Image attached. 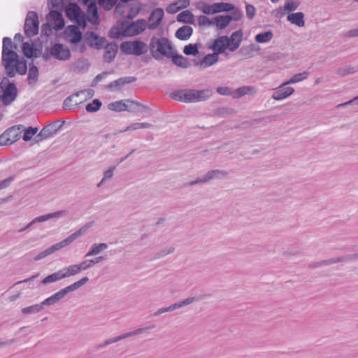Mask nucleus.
I'll return each mask as SVG.
<instances>
[{
  "label": "nucleus",
  "mask_w": 358,
  "mask_h": 358,
  "mask_svg": "<svg viewBox=\"0 0 358 358\" xmlns=\"http://www.w3.org/2000/svg\"><path fill=\"white\" fill-rule=\"evenodd\" d=\"M13 42L10 38H3L1 64L6 70V74L13 78L16 73L24 75L27 71V61L24 57H20L18 54L11 49Z\"/></svg>",
  "instance_id": "obj_1"
},
{
  "label": "nucleus",
  "mask_w": 358,
  "mask_h": 358,
  "mask_svg": "<svg viewBox=\"0 0 358 358\" xmlns=\"http://www.w3.org/2000/svg\"><path fill=\"white\" fill-rule=\"evenodd\" d=\"M148 48L152 57L157 61L164 57L169 58L175 48L168 38H157L155 36L151 38Z\"/></svg>",
  "instance_id": "obj_2"
},
{
  "label": "nucleus",
  "mask_w": 358,
  "mask_h": 358,
  "mask_svg": "<svg viewBox=\"0 0 358 358\" xmlns=\"http://www.w3.org/2000/svg\"><path fill=\"white\" fill-rule=\"evenodd\" d=\"M92 226V222H88L83 227H82L80 229L77 230L74 233L71 234L65 239L62 241L57 243L50 247L48 248L45 250L41 252L37 255H36L33 259L35 262L39 261L42 259L45 258L48 255L52 254L53 252L59 250L60 249L69 245L71 243H73L75 240H76L81 235L85 234L86 231Z\"/></svg>",
  "instance_id": "obj_3"
},
{
  "label": "nucleus",
  "mask_w": 358,
  "mask_h": 358,
  "mask_svg": "<svg viewBox=\"0 0 358 358\" xmlns=\"http://www.w3.org/2000/svg\"><path fill=\"white\" fill-rule=\"evenodd\" d=\"M24 127L17 124L8 128L0 135V146H8L21 138V131Z\"/></svg>",
  "instance_id": "obj_4"
},
{
  "label": "nucleus",
  "mask_w": 358,
  "mask_h": 358,
  "mask_svg": "<svg viewBox=\"0 0 358 358\" xmlns=\"http://www.w3.org/2000/svg\"><path fill=\"white\" fill-rule=\"evenodd\" d=\"M65 14L69 20L77 22L83 28L86 27L85 15L76 3H70L65 8Z\"/></svg>",
  "instance_id": "obj_5"
},
{
  "label": "nucleus",
  "mask_w": 358,
  "mask_h": 358,
  "mask_svg": "<svg viewBox=\"0 0 358 358\" xmlns=\"http://www.w3.org/2000/svg\"><path fill=\"white\" fill-rule=\"evenodd\" d=\"M153 327H154V326L149 327H145V328H139V329H136V330H134L133 331H129V332H127L126 334H123L117 336L115 337L108 338V339L106 340L103 343H100V344L96 345L95 346H94L91 349H89L88 350V353L89 354H92V353H93V352H94L100 350L101 348H104V347H106V346H107L108 345H110L112 343L118 342V341H122L123 339H125L127 338H129V337H131V336H136V335H138L139 334H142V333L145 332L146 330L150 329H152Z\"/></svg>",
  "instance_id": "obj_6"
},
{
  "label": "nucleus",
  "mask_w": 358,
  "mask_h": 358,
  "mask_svg": "<svg viewBox=\"0 0 358 358\" xmlns=\"http://www.w3.org/2000/svg\"><path fill=\"white\" fill-rule=\"evenodd\" d=\"M39 20L36 12L29 11L26 15L24 30L27 37L31 38L38 34Z\"/></svg>",
  "instance_id": "obj_7"
},
{
  "label": "nucleus",
  "mask_w": 358,
  "mask_h": 358,
  "mask_svg": "<svg viewBox=\"0 0 358 358\" xmlns=\"http://www.w3.org/2000/svg\"><path fill=\"white\" fill-rule=\"evenodd\" d=\"M64 120H57L45 126L35 137V141L39 142L55 134L64 124Z\"/></svg>",
  "instance_id": "obj_8"
},
{
  "label": "nucleus",
  "mask_w": 358,
  "mask_h": 358,
  "mask_svg": "<svg viewBox=\"0 0 358 358\" xmlns=\"http://www.w3.org/2000/svg\"><path fill=\"white\" fill-rule=\"evenodd\" d=\"M148 27V23L145 19H138L135 22L129 23L122 31L123 36H133L141 34Z\"/></svg>",
  "instance_id": "obj_9"
},
{
  "label": "nucleus",
  "mask_w": 358,
  "mask_h": 358,
  "mask_svg": "<svg viewBox=\"0 0 358 358\" xmlns=\"http://www.w3.org/2000/svg\"><path fill=\"white\" fill-rule=\"evenodd\" d=\"M170 97L173 100L178 101L185 103H195L194 89L174 90L170 94Z\"/></svg>",
  "instance_id": "obj_10"
},
{
  "label": "nucleus",
  "mask_w": 358,
  "mask_h": 358,
  "mask_svg": "<svg viewBox=\"0 0 358 358\" xmlns=\"http://www.w3.org/2000/svg\"><path fill=\"white\" fill-rule=\"evenodd\" d=\"M50 53L55 59L59 61L69 60L71 56L69 48L59 43H56L51 46Z\"/></svg>",
  "instance_id": "obj_11"
},
{
  "label": "nucleus",
  "mask_w": 358,
  "mask_h": 358,
  "mask_svg": "<svg viewBox=\"0 0 358 358\" xmlns=\"http://www.w3.org/2000/svg\"><path fill=\"white\" fill-rule=\"evenodd\" d=\"M85 40L90 48L96 50L102 49L107 43L106 38L99 36L92 31H89L85 33Z\"/></svg>",
  "instance_id": "obj_12"
},
{
  "label": "nucleus",
  "mask_w": 358,
  "mask_h": 358,
  "mask_svg": "<svg viewBox=\"0 0 358 358\" xmlns=\"http://www.w3.org/2000/svg\"><path fill=\"white\" fill-rule=\"evenodd\" d=\"M68 212L66 210H58L54 213L43 215L35 217L31 222H29L26 227L19 230L20 232H22L29 228H30L34 224L37 222H42L48 221L53 218H60L66 216Z\"/></svg>",
  "instance_id": "obj_13"
},
{
  "label": "nucleus",
  "mask_w": 358,
  "mask_h": 358,
  "mask_svg": "<svg viewBox=\"0 0 358 358\" xmlns=\"http://www.w3.org/2000/svg\"><path fill=\"white\" fill-rule=\"evenodd\" d=\"M89 278L87 277H83V278H81L80 280L73 282V284L60 289L59 291H58L57 292L55 293L57 298L59 299V301H60L61 299H62L64 297H65V296H66L69 293L71 292H73L76 289H78V288H80V287H82L83 285H84L85 284H86L87 282H89Z\"/></svg>",
  "instance_id": "obj_14"
},
{
  "label": "nucleus",
  "mask_w": 358,
  "mask_h": 358,
  "mask_svg": "<svg viewBox=\"0 0 358 358\" xmlns=\"http://www.w3.org/2000/svg\"><path fill=\"white\" fill-rule=\"evenodd\" d=\"M243 32L242 29H238L236 31L233 32L231 35L229 37L227 36H224L227 44H229V50L231 52H234L236 50L243 40Z\"/></svg>",
  "instance_id": "obj_15"
},
{
  "label": "nucleus",
  "mask_w": 358,
  "mask_h": 358,
  "mask_svg": "<svg viewBox=\"0 0 358 358\" xmlns=\"http://www.w3.org/2000/svg\"><path fill=\"white\" fill-rule=\"evenodd\" d=\"M47 20L48 21H53L54 26L53 29L56 31L62 30L65 25L64 19L63 17L62 11L57 10H52L47 15Z\"/></svg>",
  "instance_id": "obj_16"
},
{
  "label": "nucleus",
  "mask_w": 358,
  "mask_h": 358,
  "mask_svg": "<svg viewBox=\"0 0 358 358\" xmlns=\"http://www.w3.org/2000/svg\"><path fill=\"white\" fill-rule=\"evenodd\" d=\"M164 15V10L161 8H155L148 17V27L150 29H156L162 22Z\"/></svg>",
  "instance_id": "obj_17"
},
{
  "label": "nucleus",
  "mask_w": 358,
  "mask_h": 358,
  "mask_svg": "<svg viewBox=\"0 0 358 358\" xmlns=\"http://www.w3.org/2000/svg\"><path fill=\"white\" fill-rule=\"evenodd\" d=\"M137 78L134 76H127L118 78L106 86V89L109 91H115L120 90L126 84L131 83L136 81Z\"/></svg>",
  "instance_id": "obj_18"
},
{
  "label": "nucleus",
  "mask_w": 358,
  "mask_h": 358,
  "mask_svg": "<svg viewBox=\"0 0 358 358\" xmlns=\"http://www.w3.org/2000/svg\"><path fill=\"white\" fill-rule=\"evenodd\" d=\"M22 50L24 55L29 59L37 58L40 57L42 53V45H40V48H37L34 46L33 44L29 42H24L22 44Z\"/></svg>",
  "instance_id": "obj_19"
},
{
  "label": "nucleus",
  "mask_w": 358,
  "mask_h": 358,
  "mask_svg": "<svg viewBox=\"0 0 358 358\" xmlns=\"http://www.w3.org/2000/svg\"><path fill=\"white\" fill-rule=\"evenodd\" d=\"M287 84L284 83L280 85L273 93L272 98L275 100H282L287 98L294 92V89L292 87H286Z\"/></svg>",
  "instance_id": "obj_20"
},
{
  "label": "nucleus",
  "mask_w": 358,
  "mask_h": 358,
  "mask_svg": "<svg viewBox=\"0 0 358 358\" xmlns=\"http://www.w3.org/2000/svg\"><path fill=\"white\" fill-rule=\"evenodd\" d=\"M226 40L227 38L225 39L224 36H219L214 40L211 45L208 46V48L212 50L213 52H216L217 55L219 56L220 54L224 53L227 49L229 50V44L227 43Z\"/></svg>",
  "instance_id": "obj_21"
},
{
  "label": "nucleus",
  "mask_w": 358,
  "mask_h": 358,
  "mask_svg": "<svg viewBox=\"0 0 358 358\" xmlns=\"http://www.w3.org/2000/svg\"><path fill=\"white\" fill-rule=\"evenodd\" d=\"M105 47V51L103 54V61L106 63H110L113 59H115L117 50L118 46L117 44L115 42L112 43H106V45H104Z\"/></svg>",
  "instance_id": "obj_22"
},
{
  "label": "nucleus",
  "mask_w": 358,
  "mask_h": 358,
  "mask_svg": "<svg viewBox=\"0 0 358 358\" xmlns=\"http://www.w3.org/2000/svg\"><path fill=\"white\" fill-rule=\"evenodd\" d=\"M169 58H171L172 62L178 67L187 69L191 66L189 59L177 53L175 48L174 51L171 52V56H169Z\"/></svg>",
  "instance_id": "obj_23"
},
{
  "label": "nucleus",
  "mask_w": 358,
  "mask_h": 358,
  "mask_svg": "<svg viewBox=\"0 0 358 358\" xmlns=\"http://www.w3.org/2000/svg\"><path fill=\"white\" fill-rule=\"evenodd\" d=\"M127 102V110L130 113H147L150 111V108L147 106L143 105L137 101L131 99H125Z\"/></svg>",
  "instance_id": "obj_24"
},
{
  "label": "nucleus",
  "mask_w": 358,
  "mask_h": 358,
  "mask_svg": "<svg viewBox=\"0 0 358 358\" xmlns=\"http://www.w3.org/2000/svg\"><path fill=\"white\" fill-rule=\"evenodd\" d=\"M66 31L71 37L70 42L72 44H78L81 41L83 37L82 32L77 26L69 25L66 28Z\"/></svg>",
  "instance_id": "obj_25"
},
{
  "label": "nucleus",
  "mask_w": 358,
  "mask_h": 358,
  "mask_svg": "<svg viewBox=\"0 0 358 358\" xmlns=\"http://www.w3.org/2000/svg\"><path fill=\"white\" fill-rule=\"evenodd\" d=\"M193 34V29L189 25H183L179 27L176 33L175 36L180 41L188 40Z\"/></svg>",
  "instance_id": "obj_26"
},
{
  "label": "nucleus",
  "mask_w": 358,
  "mask_h": 358,
  "mask_svg": "<svg viewBox=\"0 0 358 358\" xmlns=\"http://www.w3.org/2000/svg\"><path fill=\"white\" fill-rule=\"evenodd\" d=\"M304 16L303 12L289 13L287 17V20L292 24L302 27L305 25Z\"/></svg>",
  "instance_id": "obj_27"
},
{
  "label": "nucleus",
  "mask_w": 358,
  "mask_h": 358,
  "mask_svg": "<svg viewBox=\"0 0 358 358\" xmlns=\"http://www.w3.org/2000/svg\"><path fill=\"white\" fill-rule=\"evenodd\" d=\"M231 22L229 15H217L213 18V24L219 29H225Z\"/></svg>",
  "instance_id": "obj_28"
},
{
  "label": "nucleus",
  "mask_w": 358,
  "mask_h": 358,
  "mask_svg": "<svg viewBox=\"0 0 358 358\" xmlns=\"http://www.w3.org/2000/svg\"><path fill=\"white\" fill-rule=\"evenodd\" d=\"M87 12L91 15L88 19L89 22L93 24L96 25L99 24V13L98 8L95 2H90L87 7Z\"/></svg>",
  "instance_id": "obj_29"
},
{
  "label": "nucleus",
  "mask_w": 358,
  "mask_h": 358,
  "mask_svg": "<svg viewBox=\"0 0 358 358\" xmlns=\"http://www.w3.org/2000/svg\"><path fill=\"white\" fill-rule=\"evenodd\" d=\"M213 14L222 12H230L234 8V5L227 2H217L213 3Z\"/></svg>",
  "instance_id": "obj_30"
},
{
  "label": "nucleus",
  "mask_w": 358,
  "mask_h": 358,
  "mask_svg": "<svg viewBox=\"0 0 358 358\" xmlns=\"http://www.w3.org/2000/svg\"><path fill=\"white\" fill-rule=\"evenodd\" d=\"M178 22L185 24H193L194 22V15L189 10H186L180 13L176 17Z\"/></svg>",
  "instance_id": "obj_31"
},
{
  "label": "nucleus",
  "mask_w": 358,
  "mask_h": 358,
  "mask_svg": "<svg viewBox=\"0 0 358 358\" xmlns=\"http://www.w3.org/2000/svg\"><path fill=\"white\" fill-rule=\"evenodd\" d=\"M148 51L147 45L141 41H134L132 46V55L140 56Z\"/></svg>",
  "instance_id": "obj_32"
},
{
  "label": "nucleus",
  "mask_w": 358,
  "mask_h": 358,
  "mask_svg": "<svg viewBox=\"0 0 358 358\" xmlns=\"http://www.w3.org/2000/svg\"><path fill=\"white\" fill-rule=\"evenodd\" d=\"M260 50L259 45L255 44H250L247 46H243L238 51V52L245 58H250L252 56V52H257Z\"/></svg>",
  "instance_id": "obj_33"
},
{
  "label": "nucleus",
  "mask_w": 358,
  "mask_h": 358,
  "mask_svg": "<svg viewBox=\"0 0 358 358\" xmlns=\"http://www.w3.org/2000/svg\"><path fill=\"white\" fill-rule=\"evenodd\" d=\"M213 94V92L209 89H204L201 90H194V99L195 102L203 101L208 99Z\"/></svg>",
  "instance_id": "obj_34"
},
{
  "label": "nucleus",
  "mask_w": 358,
  "mask_h": 358,
  "mask_svg": "<svg viewBox=\"0 0 358 358\" xmlns=\"http://www.w3.org/2000/svg\"><path fill=\"white\" fill-rule=\"evenodd\" d=\"M108 108L109 110L115 112H123L127 111V102L125 99L110 103L108 106Z\"/></svg>",
  "instance_id": "obj_35"
},
{
  "label": "nucleus",
  "mask_w": 358,
  "mask_h": 358,
  "mask_svg": "<svg viewBox=\"0 0 358 358\" xmlns=\"http://www.w3.org/2000/svg\"><path fill=\"white\" fill-rule=\"evenodd\" d=\"M200 47V43H189L184 46L183 52L187 56H196L199 53V49Z\"/></svg>",
  "instance_id": "obj_36"
},
{
  "label": "nucleus",
  "mask_w": 358,
  "mask_h": 358,
  "mask_svg": "<svg viewBox=\"0 0 358 358\" xmlns=\"http://www.w3.org/2000/svg\"><path fill=\"white\" fill-rule=\"evenodd\" d=\"M38 69L34 64H29V69L27 76L29 85H34V84L38 80Z\"/></svg>",
  "instance_id": "obj_37"
},
{
  "label": "nucleus",
  "mask_w": 358,
  "mask_h": 358,
  "mask_svg": "<svg viewBox=\"0 0 358 358\" xmlns=\"http://www.w3.org/2000/svg\"><path fill=\"white\" fill-rule=\"evenodd\" d=\"M108 248V245L104 243H94L92 244L90 250L87 252L85 255V257L94 256L99 254L103 250H106Z\"/></svg>",
  "instance_id": "obj_38"
},
{
  "label": "nucleus",
  "mask_w": 358,
  "mask_h": 358,
  "mask_svg": "<svg viewBox=\"0 0 358 358\" xmlns=\"http://www.w3.org/2000/svg\"><path fill=\"white\" fill-rule=\"evenodd\" d=\"M90 63L87 59H79L73 65V71L74 72H83L87 71Z\"/></svg>",
  "instance_id": "obj_39"
},
{
  "label": "nucleus",
  "mask_w": 358,
  "mask_h": 358,
  "mask_svg": "<svg viewBox=\"0 0 358 358\" xmlns=\"http://www.w3.org/2000/svg\"><path fill=\"white\" fill-rule=\"evenodd\" d=\"M228 174L229 173L227 171L220 169L211 170L206 173V176L209 181L213 179H222Z\"/></svg>",
  "instance_id": "obj_40"
},
{
  "label": "nucleus",
  "mask_w": 358,
  "mask_h": 358,
  "mask_svg": "<svg viewBox=\"0 0 358 358\" xmlns=\"http://www.w3.org/2000/svg\"><path fill=\"white\" fill-rule=\"evenodd\" d=\"M273 37V31L269 30L257 34L255 37V41L258 43H264L270 41Z\"/></svg>",
  "instance_id": "obj_41"
},
{
  "label": "nucleus",
  "mask_w": 358,
  "mask_h": 358,
  "mask_svg": "<svg viewBox=\"0 0 358 358\" xmlns=\"http://www.w3.org/2000/svg\"><path fill=\"white\" fill-rule=\"evenodd\" d=\"M219 56L217 55L216 52L209 53L204 56L201 59V62L203 64V68L210 66L217 62Z\"/></svg>",
  "instance_id": "obj_42"
},
{
  "label": "nucleus",
  "mask_w": 358,
  "mask_h": 358,
  "mask_svg": "<svg viewBox=\"0 0 358 358\" xmlns=\"http://www.w3.org/2000/svg\"><path fill=\"white\" fill-rule=\"evenodd\" d=\"M235 113L236 111L234 109L229 107H219L214 110L215 115L222 117H227L230 115L234 114Z\"/></svg>",
  "instance_id": "obj_43"
},
{
  "label": "nucleus",
  "mask_w": 358,
  "mask_h": 358,
  "mask_svg": "<svg viewBox=\"0 0 358 358\" xmlns=\"http://www.w3.org/2000/svg\"><path fill=\"white\" fill-rule=\"evenodd\" d=\"M101 101L99 99H94L92 102L86 105L85 109L88 113H95L101 108Z\"/></svg>",
  "instance_id": "obj_44"
},
{
  "label": "nucleus",
  "mask_w": 358,
  "mask_h": 358,
  "mask_svg": "<svg viewBox=\"0 0 358 358\" xmlns=\"http://www.w3.org/2000/svg\"><path fill=\"white\" fill-rule=\"evenodd\" d=\"M300 3L294 0H286L283 6L285 11L292 13L295 11L299 6Z\"/></svg>",
  "instance_id": "obj_45"
},
{
  "label": "nucleus",
  "mask_w": 358,
  "mask_h": 358,
  "mask_svg": "<svg viewBox=\"0 0 358 358\" xmlns=\"http://www.w3.org/2000/svg\"><path fill=\"white\" fill-rule=\"evenodd\" d=\"M198 299L195 298V297H188L180 302H178V303H175L173 304H171V308H172V310H174L177 308H182L185 306H187L189 304H191L193 302L197 301Z\"/></svg>",
  "instance_id": "obj_46"
},
{
  "label": "nucleus",
  "mask_w": 358,
  "mask_h": 358,
  "mask_svg": "<svg viewBox=\"0 0 358 358\" xmlns=\"http://www.w3.org/2000/svg\"><path fill=\"white\" fill-rule=\"evenodd\" d=\"M308 74L309 73L307 71L294 74L288 81L285 83V84H292L302 81L308 78Z\"/></svg>",
  "instance_id": "obj_47"
},
{
  "label": "nucleus",
  "mask_w": 358,
  "mask_h": 358,
  "mask_svg": "<svg viewBox=\"0 0 358 358\" xmlns=\"http://www.w3.org/2000/svg\"><path fill=\"white\" fill-rule=\"evenodd\" d=\"M43 309L41 303L40 304H35L31 306L23 308L21 310L22 313L23 314H33V313H37L41 311Z\"/></svg>",
  "instance_id": "obj_48"
},
{
  "label": "nucleus",
  "mask_w": 358,
  "mask_h": 358,
  "mask_svg": "<svg viewBox=\"0 0 358 358\" xmlns=\"http://www.w3.org/2000/svg\"><path fill=\"white\" fill-rule=\"evenodd\" d=\"M357 71L358 68L349 65L345 67L338 68L337 69V73L341 76H345L347 75L354 73Z\"/></svg>",
  "instance_id": "obj_49"
},
{
  "label": "nucleus",
  "mask_w": 358,
  "mask_h": 358,
  "mask_svg": "<svg viewBox=\"0 0 358 358\" xmlns=\"http://www.w3.org/2000/svg\"><path fill=\"white\" fill-rule=\"evenodd\" d=\"M152 124L148 122H135L127 126L124 131L136 130L138 129H148L150 128Z\"/></svg>",
  "instance_id": "obj_50"
},
{
  "label": "nucleus",
  "mask_w": 358,
  "mask_h": 358,
  "mask_svg": "<svg viewBox=\"0 0 358 358\" xmlns=\"http://www.w3.org/2000/svg\"><path fill=\"white\" fill-rule=\"evenodd\" d=\"M24 129V134L22 136V139L24 141H29L31 139L32 136L35 135L38 131L37 127H29L27 129Z\"/></svg>",
  "instance_id": "obj_51"
},
{
  "label": "nucleus",
  "mask_w": 358,
  "mask_h": 358,
  "mask_svg": "<svg viewBox=\"0 0 358 358\" xmlns=\"http://www.w3.org/2000/svg\"><path fill=\"white\" fill-rule=\"evenodd\" d=\"M200 6H198V8L201 10V12L206 15L213 14V4L209 5L207 3L200 1L199 3Z\"/></svg>",
  "instance_id": "obj_52"
},
{
  "label": "nucleus",
  "mask_w": 358,
  "mask_h": 358,
  "mask_svg": "<svg viewBox=\"0 0 358 358\" xmlns=\"http://www.w3.org/2000/svg\"><path fill=\"white\" fill-rule=\"evenodd\" d=\"M133 41H124L120 44L121 51L126 55H132Z\"/></svg>",
  "instance_id": "obj_53"
},
{
  "label": "nucleus",
  "mask_w": 358,
  "mask_h": 358,
  "mask_svg": "<svg viewBox=\"0 0 358 358\" xmlns=\"http://www.w3.org/2000/svg\"><path fill=\"white\" fill-rule=\"evenodd\" d=\"M117 0H98V2L106 10H111L116 4Z\"/></svg>",
  "instance_id": "obj_54"
},
{
  "label": "nucleus",
  "mask_w": 358,
  "mask_h": 358,
  "mask_svg": "<svg viewBox=\"0 0 358 358\" xmlns=\"http://www.w3.org/2000/svg\"><path fill=\"white\" fill-rule=\"evenodd\" d=\"M66 270V273L68 277L75 275L78 274L80 271H81L79 264H72L69 266L68 267H65Z\"/></svg>",
  "instance_id": "obj_55"
},
{
  "label": "nucleus",
  "mask_w": 358,
  "mask_h": 358,
  "mask_svg": "<svg viewBox=\"0 0 358 358\" xmlns=\"http://www.w3.org/2000/svg\"><path fill=\"white\" fill-rule=\"evenodd\" d=\"M252 90H253V87H250V86H243V87H238L236 90V95L235 96L236 97H241L245 94H249V92L250 91H252Z\"/></svg>",
  "instance_id": "obj_56"
},
{
  "label": "nucleus",
  "mask_w": 358,
  "mask_h": 358,
  "mask_svg": "<svg viewBox=\"0 0 358 358\" xmlns=\"http://www.w3.org/2000/svg\"><path fill=\"white\" fill-rule=\"evenodd\" d=\"M231 15L229 17L231 18V21H238L243 17V13L240 9L234 6V8L231 11Z\"/></svg>",
  "instance_id": "obj_57"
},
{
  "label": "nucleus",
  "mask_w": 358,
  "mask_h": 358,
  "mask_svg": "<svg viewBox=\"0 0 358 358\" xmlns=\"http://www.w3.org/2000/svg\"><path fill=\"white\" fill-rule=\"evenodd\" d=\"M175 250V248L173 247H171L169 248V249L168 250H162L158 252H157L155 256L150 259V260H153V259H160L164 256H166V255L168 254H171L172 252H173Z\"/></svg>",
  "instance_id": "obj_58"
},
{
  "label": "nucleus",
  "mask_w": 358,
  "mask_h": 358,
  "mask_svg": "<svg viewBox=\"0 0 358 358\" xmlns=\"http://www.w3.org/2000/svg\"><path fill=\"white\" fill-rule=\"evenodd\" d=\"M80 92H83V91L81 92H76L74 93L73 94L71 95V96H69L68 97H66L64 102H63V108L64 109H71V106H72V104H71V102H72V99L74 96H79V94Z\"/></svg>",
  "instance_id": "obj_59"
},
{
  "label": "nucleus",
  "mask_w": 358,
  "mask_h": 358,
  "mask_svg": "<svg viewBox=\"0 0 358 358\" xmlns=\"http://www.w3.org/2000/svg\"><path fill=\"white\" fill-rule=\"evenodd\" d=\"M198 22L199 25L210 26L213 24V19L210 20L207 16L202 15L198 17Z\"/></svg>",
  "instance_id": "obj_60"
},
{
  "label": "nucleus",
  "mask_w": 358,
  "mask_h": 358,
  "mask_svg": "<svg viewBox=\"0 0 358 358\" xmlns=\"http://www.w3.org/2000/svg\"><path fill=\"white\" fill-rule=\"evenodd\" d=\"M246 15L250 20H252L256 13V8L252 4H246L245 6Z\"/></svg>",
  "instance_id": "obj_61"
},
{
  "label": "nucleus",
  "mask_w": 358,
  "mask_h": 358,
  "mask_svg": "<svg viewBox=\"0 0 358 358\" xmlns=\"http://www.w3.org/2000/svg\"><path fill=\"white\" fill-rule=\"evenodd\" d=\"M59 299L57 298L55 294L45 299L42 303L41 305L43 307L44 306H51L54 305L56 303L59 302Z\"/></svg>",
  "instance_id": "obj_62"
},
{
  "label": "nucleus",
  "mask_w": 358,
  "mask_h": 358,
  "mask_svg": "<svg viewBox=\"0 0 358 358\" xmlns=\"http://www.w3.org/2000/svg\"><path fill=\"white\" fill-rule=\"evenodd\" d=\"M52 29L50 23L43 24L41 27V36L45 35L46 37H49Z\"/></svg>",
  "instance_id": "obj_63"
},
{
  "label": "nucleus",
  "mask_w": 358,
  "mask_h": 358,
  "mask_svg": "<svg viewBox=\"0 0 358 358\" xmlns=\"http://www.w3.org/2000/svg\"><path fill=\"white\" fill-rule=\"evenodd\" d=\"M121 34H122L121 33L120 29L117 27H113L108 32V36L111 38H118Z\"/></svg>",
  "instance_id": "obj_64"
}]
</instances>
